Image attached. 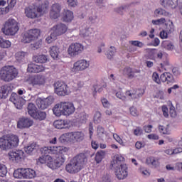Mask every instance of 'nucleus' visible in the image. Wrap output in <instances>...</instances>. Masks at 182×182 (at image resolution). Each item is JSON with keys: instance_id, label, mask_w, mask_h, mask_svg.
<instances>
[{"instance_id": "2eb2a0df", "label": "nucleus", "mask_w": 182, "mask_h": 182, "mask_svg": "<svg viewBox=\"0 0 182 182\" xmlns=\"http://www.w3.org/2000/svg\"><path fill=\"white\" fill-rule=\"evenodd\" d=\"M125 95L129 100H139V98L144 95V90L138 89L133 91L129 90L126 92Z\"/></svg>"}, {"instance_id": "13d9d810", "label": "nucleus", "mask_w": 182, "mask_h": 182, "mask_svg": "<svg viewBox=\"0 0 182 182\" xmlns=\"http://www.w3.org/2000/svg\"><path fill=\"white\" fill-rule=\"evenodd\" d=\"M114 53H116V48L113 46H111L107 53V58L112 59V58L114 56Z\"/></svg>"}, {"instance_id": "5fc2aeb1", "label": "nucleus", "mask_w": 182, "mask_h": 182, "mask_svg": "<svg viewBox=\"0 0 182 182\" xmlns=\"http://www.w3.org/2000/svg\"><path fill=\"white\" fill-rule=\"evenodd\" d=\"M55 161L58 167H60L66 161V157H65V155H60L55 159Z\"/></svg>"}, {"instance_id": "b1692460", "label": "nucleus", "mask_w": 182, "mask_h": 182, "mask_svg": "<svg viewBox=\"0 0 182 182\" xmlns=\"http://www.w3.org/2000/svg\"><path fill=\"white\" fill-rule=\"evenodd\" d=\"M8 6L5 8L0 9V15H6L8 14L11 9L15 6L16 4V1L15 0H7Z\"/></svg>"}, {"instance_id": "864d4df0", "label": "nucleus", "mask_w": 182, "mask_h": 182, "mask_svg": "<svg viewBox=\"0 0 182 182\" xmlns=\"http://www.w3.org/2000/svg\"><path fill=\"white\" fill-rule=\"evenodd\" d=\"M8 173V168L2 164H0V177H5Z\"/></svg>"}, {"instance_id": "ddd939ff", "label": "nucleus", "mask_w": 182, "mask_h": 182, "mask_svg": "<svg viewBox=\"0 0 182 182\" xmlns=\"http://www.w3.org/2000/svg\"><path fill=\"white\" fill-rule=\"evenodd\" d=\"M61 109L63 110V116H70L75 113L76 108L73 102H61Z\"/></svg>"}, {"instance_id": "c85d7f7f", "label": "nucleus", "mask_w": 182, "mask_h": 182, "mask_svg": "<svg viewBox=\"0 0 182 182\" xmlns=\"http://www.w3.org/2000/svg\"><path fill=\"white\" fill-rule=\"evenodd\" d=\"M92 32H93V28L90 27L84 26L80 29V35L84 38L90 36V35H92Z\"/></svg>"}, {"instance_id": "0eeeda50", "label": "nucleus", "mask_w": 182, "mask_h": 182, "mask_svg": "<svg viewBox=\"0 0 182 182\" xmlns=\"http://www.w3.org/2000/svg\"><path fill=\"white\" fill-rule=\"evenodd\" d=\"M41 154L43 156H49V154H63L68 153L69 149L65 146H44L41 149Z\"/></svg>"}, {"instance_id": "412c9836", "label": "nucleus", "mask_w": 182, "mask_h": 182, "mask_svg": "<svg viewBox=\"0 0 182 182\" xmlns=\"http://www.w3.org/2000/svg\"><path fill=\"white\" fill-rule=\"evenodd\" d=\"M31 85L33 86H41L45 85L46 79L44 75H37L33 77L31 80Z\"/></svg>"}, {"instance_id": "6ab92c4d", "label": "nucleus", "mask_w": 182, "mask_h": 182, "mask_svg": "<svg viewBox=\"0 0 182 182\" xmlns=\"http://www.w3.org/2000/svg\"><path fill=\"white\" fill-rule=\"evenodd\" d=\"M51 31H53V32L55 33L57 36H60L66 33V32H68V26L62 23H60L55 25L51 28Z\"/></svg>"}, {"instance_id": "0e129e2a", "label": "nucleus", "mask_w": 182, "mask_h": 182, "mask_svg": "<svg viewBox=\"0 0 182 182\" xmlns=\"http://www.w3.org/2000/svg\"><path fill=\"white\" fill-rule=\"evenodd\" d=\"M41 47H42V40H38L34 44H31V48L34 50L36 49H39Z\"/></svg>"}, {"instance_id": "338daca9", "label": "nucleus", "mask_w": 182, "mask_h": 182, "mask_svg": "<svg viewBox=\"0 0 182 182\" xmlns=\"http://www.w3.org/2000/svg\"><path fill=\"white\" fill-rule=\"evenodd\" d=\"M165 22H166V18H161L157 20H152L153 25H161L163 23H165Z\"/></svg>"}, {"instance_id": "473e14b6", "label": "nucleus", "mask_w": 182, "mask_h": 182, "mask_svg": "<svg viewBox=\"0 0 182 182\" xmlns=\"http://www.w3.org/2000/svg\"><path fill=\"white\" fill-rule=\"evenodd\" d=\"M36 172L32 168H24V178H35Z\"/></svg>"}, {"instance_id": "39448f33", "label": "nucleus", "mask_w": 182, "mask_h": 182, "mask_svg": "<svg viewBox=\"0 0 182 182\" xmlns=\"http://www.w3.org/2000/svg\"><path fill=\"white\" fill-rule=\"evenodd\" d=\"M18 70L11 65L3 67L0 71V77L4 82H12L18 77Z\"/></svg>"}, {"instance_id": "4468645a", "label": "nucleus", "mask_w": 182, "mask_h": 182, "mask_svg": "<svg viewBox=\"0 0 182 182\" xmlns=\"http://www.w3.org/2000/svg\"><path fill=\"white\" fill-rule=\"evenodd\" d=\"M23 151L22 150H16L12 151L8 153L9 159L14 163H19L22 161L23 159Z\"/></svg>"}, {"instance_id": "72a5a7b5", "label": "nucleus", "mask_w": 182, "mask_h": 182, "mask_svg": "<svg viewBox=\"0 0 182 182\" xmlns=\"http://www.w3.org/2000/svg\"><path fill=\"white\" fill-rule=\"evenodd\" d=\"M15 56L16 60H17L18 63H22L25 62V58L28 56V53L23 51H19L16 53Z\"/></svg>"}, {"instance_id": "f8f14e48", "label": "nucleus", "mask_w": 182, "mask_h": 182, "mask_svg": "<svg viewBox=\"0 0 182 182\" xmlns=\"http://www.w3.org/2000/svg\"><path fill=\"white\" fill-rule=\"evenodd\" d=\"M36 106L38 109H41V110H45V109H48L52 103H53V97L49 96L47 98L42 99L38 97L36 100Z\"/></svg>"}, {"instance_id": "9b49d317", "label": "nucleus", "mask_w": 182, "mask_h": 182, "mask_svg": "<svg viewBox=\"0 0 182 182\" xmlns=\"http://www.w3.org/2000/svg\"><path fill=\"white\" fill-rule=\"evenodd\" d=\"M84 49L85 47L83 46V45L79 43H72L69 46L68 48V53L70 56L75 58V56L80 55V53L83 52Z\"/></svg>"}, {"instance_id": "49530a36", "label": "nucleus", "mask_w": 182, "mask_h": 182, "mask_svg": "<svg viewBox=\"0 0 182 182\" xmlns=\"http://www.w3.org/2000/svg\"><path fill=\"white\" fill-rule=\"evenodd\" d=\"M154 15L155 16H167V15H168V13H167L166 10L161 8H159L154 11Z\"/></svg>"}, {"instance_id": "a19ab883", "label": "nucleus", "mask_w": 182, "mask_h": 182, "mask_svg": "<svg viewBox=\"0 0 182 182\" xmlns=\"http://www.w3.org/2000/svg\"><path fill=\"white\" fill-rule=\"evenodd\" d=\"M11 41L9 40H6L1 36H0V48L4 49H6L8 48H11Z\"/></svg>"}, {"instance_id": "dca6fc26", "label": "nucleus", "mask_w": 182, "mask_h": 182, "mask_svg": "<svg viewBox=\"0 0 182 182\" xmlns=\"http://www.w3.org/2000/svg\"><path fill=\"white\" fill-rule=\"evenodd\" d=\"M9 100L12 103H14L16 109H22V107L23 106V105H25V100L19 97L18 94L15 92L11 93Z\"/></svg>"}, {"instance_id": "79ce46f5", "label": "nucleus", "mask_w": 182, "mask_h": 182, "mask_svg": "<svg viewBox=\"0 0 182 182\" xmlns=\"http://www.w3.org/2000/svg\"><path fill=\"white\" fill-rule=\"evenodd\" d=\"M105 156H106V152L105 151H97L95 154V161L99 164L101 163L102 160L105 159Z\"/></svg>"}, {"instance_id": "de8ad7c7", "label": "nucleus", "mask_w": 182, "mask_h": 182, "mask_svg": "<svg viewBox=\"0 0 182 182\" xmlns=\"http://www.w3.org/2000/svg\"><path fill=\"white\" fill-rule=\"evenodd\" d=\"M159 132L161 134H170V129H169L168 125H167L166 127H164L163 125H159Z\"/></svg>"}, {"instance_id": "4d7b16f0", "label": "nucleus", "mask_w": 182, "mask_h": 182, "mask_svg": "<svg viewBox=\"0 0 182 182\" xmlns=\"http://www.w3.org/2000/svg\"><path fill=\"white\" fill-rule=\"evenodd\" d=\"M58 36L53 31L49 36L46 38L47 43H52L53 41H55Z\"/></svg>"}, {"instance_id": "7ed1b4c3", "label": "nucleus", "mask_w": 182, "mask_h": 182, "mask_svg": "<svg viewBox=\"0 0 182 182\" xmlns=\"http://www.w3.org/2000/svg\"><path fill=\"white\" fill-rule=\"evenodd\" d=\"M19 144V138L16 135H6L0 137V149L4 151L17 147Z\"/></svg>"}, {"instance_id": "4be33fe9", "label": "nucleus", "mask_w": 182, "mask_h": 182, "mask_svg": "<svg viewBox=\"0 0 182 182\" xmlns=\"http://www.w3.org/2000/svg\"><path fill=\"white\" fill-rule=\"evenodd\" d=\"M53 126L55 129H69V121L64 119L56 120L53 122Z\"/></svg>"}, {"instance_id": "f257e3e1", "label": "nucleus", "mask_w": 182, "mask_h": 182, "mask_svg": "<svg viewBox=\"0 0 182 182\" xmlns=\"http://www.w3.org/2000/svg\"><path fill=\"white\" fill-rule=\"evenodd\" d=\"M124 157L120 154H115L111 161L109 168L114 171L118 180H124L129 176L127 165L123 164Z\"/></svg>"}, {"instance_id": "8fccbe9b", "label": "nucleus", "mask_w": 182, "mask_h": 182, "mask_svg": "<svg viewBox=\"0 0 182 182\" xmlns=\"http://www.w3.org/2000/svg\"><path fill=\"white\" fill-rule=\"evenodd\" d=\"M88 115L85 112H81L77 115V119L82 123H86V120H87Z\"/></svg>"}, {"instance_id": "5701e85b", "label": "nucleus", "mask_w": 182, "mask_h": 182, "mask_svg": "<svg viewBox=\"0 0 182 182\" xmlns=\"http://www.w3.org/2000/svg\"><path fill=\"white\" fill-rule=\"evenodd\" d=\"M71 139L73 143L80 142L85 139V134L82 132H71Z\"/></svg>"}, {"instance_id": "e2e57ef3", "label": "nucleus", "mask_w": 182, "mask_h": 182, "mask_svg": "<svg viewBox=\"0 0 182 182\" xmlns=\"http://www.w3.org/2000/svg\"><path fill=\"white\" fill-rule=\"evenodd\" d=\"M101 117H102V114H100V112H97L95 114L94 116V122L96 124H98V123L100 122L101 121Z\"/></svg>"}, {"instance_id": "e433bc0d", "label": "nucleus", "mask_w": 182, "mask_h": 182, "mask_svg": "<svg viewBox=\"0 0 182 182\" xmlns=\"http://www.w3.org/2000/svg\"><path fill=\"white\" fill-rule=\"evenodd\" d=\"M28 33L30 34L33 41L38 39V38H39L41 36V30L38 28L31 29L28 31Z\"/></svg>"}, {"instance_id": "37998d69", "label": "nucleus", "mask_w": 182, "mask_h": 182, "mask_svg": "<svg viewBox=\"0 0 182 182\" xmlns=\"http://www.w3.org/2000/svg\"><path fill=\"white\" fill-rule=\"evenodd\" d=\"M162 46L167 50H173L174 49V44L171 41H164L162 43Z\"/></svg>"}, {"instance_id": "393cba45", "label": "nucleus", "mask_w": 182, "mask_h": 182, "mask_svg": "<svg viewBox=\"0 0 182 182\" xmlns=\"http://www.w3.org/2000/svg\"><path fill=\"white\" fill-rule=\"evenodd\" d=\"M9 92H11V86L8 85L1 86L0 87V98L6 99L8 95H9Z\"/></svg>"}, {"instance_id": "c9c22d12", "label": "nucleus", "mask_w": 182, "mask_h": 182, "mask_svg": "<svg viewBox=\"0 0 182 182\" xmlns=\"http://www.w3.org/2000/svg\"><path fill=\"white\" fill-rule=\"evenodd\" d=\"M14 177L15 178H25V168H21L15 170Z\"/></svg>"}, {"instance_id": "9d476101", "label": "nucleus", "mask_w": 182, "mask_h": 182, "mask_svg": "<svg viewBox=\"0 0 182 182\" xmlns=\"http://www.w3.org/2000/svg\"><path fill=\"white\" fill-rule=\"evenodd\" d=\"M152 79L156 83H158V85L160 84V80L164 83L167 82L168 85L174 82L173 75H171L170 73H164L160 77H159V74H157V73H154L152 75Z\"/></svg>"}, {"instance_id": "4c0bfd02", "label": "nucleus", "mask_w": 182, "mask_h": 182, "mask_svg": "<svg viewBox=\"0 0 182 182\" xmlns=\"http://www.w3.org/2000/svg\"><path fill=\"white\" fill-rule=\"evenodd\" d=\"M27 109L31 117H33L34 114H36L38 111V108H36V106H35L33 103H29L28 105Z\"/></svg>"}, {"instance_id": "a18cd8bd", "label": "nucleus", "mask_w": 182, "mask_h": 182, "mask_svg": "<svg viewBox=\"0 0 182 182\" xmlns=\"http://www.w3.org/2000/svg\"><path fill=\"white\" fill-rule=\"evenodd\" d=\"M35 150H36V144H31L24 148V151L27 154H32Z\"/></svg>"}, {"instance_id": "f3484780", "label": "nucleus", "mask_w": 182, "mask_h": 182, "mask_svg": "<svg viewBox=\"0 0 182 182\" xmlns=\"http://www.w3.org/2000/svg\"><path fill=\"white\" fill-rule=\"evenodd\" d=\"M122 73L124 76H127L128 79H134L137 76H140L141 70L135 69L133 70L130 67H126L123 69Z\"/></svg>"}, {"instance_id": "7c9ffc66", "label": "nucleus", "mask_w": 182, "mask_h": 182, "mask_svg": "<svg viewBox=\"0 0 182 182\" xmlns=\"http://www.w3.org/2000/svg\"><path fill=\"white\" fill-rule=\"evenodd\" d=\"M59 141H60V143H68V141H70V143H73L71 132L63 134L59 137Z\"/></svg>"}, {"instance_id": "aec40b11", "label": "nucleus", "mask_w": 182, "mask_h": 182, "mask_svg": "<svg viewBox=\"0 0 182 182\" xmlns=\"http://www.w3.org/2000/svg\"><path fill=\"white\" fill-rule=\"evenodd\" d=\"M60 11H62V7L59 4H54L51 7L50 12V16L52 19H58L60 16Z\"/></svg>"}, {"instance_id": "680f3d73", "label": "nucleus", "mask_w": 182, "mask_h": 182, "mask_svg": "<svg viewBox=\"0 0 182 182\" xmlns=\"http://www.w3.org/2000/svg\"><path fill=\"white\" fill-rule=\"evenodd\" d=\"M129 113L132 116H134V117L139 116V111H137V108L134 107L129 108Z\"/></svg>"}, {"instance_id": "f704fd0d", "label": "nucleus", "mask_w": 182, "mask_h": 182, "mask_svg": "<svg viewBox=\"0 0 182 182\" xmlns=\"http://www.w3.org/2000/svg\"><path fill=\"white\" fill-rule=\"evenodd\" d=\"M46 116L47 114L46 112L38 110L37 112L33 115V119L42 122V120H45V119H46Z\"/></svg>"}, {"instance_id": "69168bd1", "label": "nucleus", "mask_w": 182, "mask_h": 182, "mask_svg": "<svg viewBox=\"0 0 182 182\" xmlns=\"http://www.w3.org/2000/svg\"><path fill=\"white\" fill-rule=\"evenodd\" d=\"M101 102L103 107H105V109H109V107H110V102H109V100H107V99L102 97L101 98Z\"/></svg>"}, {"instance_id": "3c124183", "label": "nucleus", "mask_w": 182, "mask_h": 182, "mask_svg": "<svg viewBox=\"0 0 182 182\" xmlns=\"http://www.w3.org/2000/svg\"><path fill=\"white\" fill-rule=\"evenodd\" d=\"M146 163L148 164H151V166H154V167H157V166H159V161L154 157H149L146 159Z\"/></svg>"}, {"instance_id": "c03bdc74", "label": "nucleus", "mask_w": 182, "mask_h": 182, "mask_svg": "<svg viewBox=\"0 0 182 182\" xmlns=\"http://www.w3.org/2000/svg\"><path fill=\"white\" fill-rule=\"evenodd\" d=\"M35 62L36 63H46L48 62V55H40L36 58Z\"/></svg>"}, {"instance_id": "603ef678", "label": "nucleus", "mask_w": 182, "mask_h": 182, "mask_svg": "<svg viewBox=\"0 0 182 182\" xmlns=\"http://www.w3.org/2000/svg\"><path fill=\"white\" fill-rule=\"evenodd\" d=\"M166 31L168 33H173V32H174V24L173 23L172 21L169 20L166 23Z\"/></svg>"}, {"instance_id": "f03ea898", "label": "nucleus", "mask_w": 182, "mask_h": 182, "mask_svg": "<svg viewBox=\"0 0 182 182\" xmlns=\"http://www.w3.org/2000/svg\"><path fill=\"white\" fill-rule=\"evenodd\" d=\"M87 163V156H86V154L80 153L73 157L70 163L66 165V171L70 174H76L86 166Z\"/></svg>"}, {"instance_id": "09e8293b", "label": "nucleus", "mask_w": 182, "mask_h": 182, "mask_svg": "<svg viewBox=\"0 0 182 182\" xmlns=\"http://www.w3.org/2000/svg\"><path fill=\"white\" fill-rule=\"evenodd\" d=\"M97 136L100 137V139H103V137L107 134V132L105 130V128H103V127L100 125L97 127Z\"/></svg>"}, {"instance_id": "1a4fd4ad", "label": "nucleus", "mask_w": 182, "mask_h": 182, "mask_svg": "<svg viewBox=\"0 0 182 182\" xmlns=\"http://www.w3.org/2000/svg\"><path fill=\"white\" fill-rule=\"evenodd\" d=\"M55 93L58 96H66L70 94V88L63 82L57 81L54 84Z\"/></svg>"}, {"instance_id": "ea45409f", "label": "nucleus", "mask_w": 182, "mask_h": 182, "mask_svg": "<svg viewBox=\"0 0 182 182\" xmlns=\"http://www.w3.org/2000/svg\"><path fill=\"white\" fill-rule=\"evenodd\" d=\"M129 8H130V5H124L119 7H117L114 9V12L119 14V15H123L124 12L129 11Z\"/></svg>"}, {"instance_id": "6e6552de", "label": "nucleus", "mask_w": 182, "mask_h": 182, "mask_svg": "<svg viewBox=\"0 0 182 182\" xmlns=\"http://www.w3.org/2000/svg\"><path fill=\"white\" fill-rule=\"evenodd\" d=\"M90 66V61L86 59H81L74 63L73 68H70V73L76 75L79 72H83L86 69H89Z\"/></svg>"}, {"instance_id": "6e6d98bb", "label": "nucleus", "mask_w": 182, "mask_h": 182, "mask_svg": "<svg viewBox=\"0 0 182 182\" xmlns=\"http://www.w3.org/2000/svg\"><path fill=\"white\" fill-rule=\"evenodd\" d=\"M89 19L92 23H97V24L102 23V19H100V18L97 17V16L96 15L91 16L89 18Z\"/></svg>"}, {"instance_id": "052dcab7", "label": "nucleus", "mask_w": 182, "mask_h": 182, "mask_svg": "<svg viewBox=\"0 0 182 182\" xmlns=\"http://www.w3.org/2000/svg\"><path fill=\"white\" fill-rule=\"evenodd\" d=\"M27 71L30 73H36V64H28Z\"/></svg>"}, {"instance_id": "bb28decb", "label": "nucleus", "mask_w": 182, "mask_h": 182, "mask_svg": "<svg viewBox=\"0 0 182 182\" xmlns=\"http://www.w3.org/2000/svg\"><path fill=\"white\" fill-rule=\"evenodd\" d=\"M47 166L52 170H56V168H59V166H58V163L56 162V159H53L52 156H47Z\"/></svg>"}, {"instance_id": "c756f323", "label": "nucleus", "mask_w": 182, "mask_h": 182, "mask_svg": "<svg viewBox=\"0 0 182 182\" xmlns=\"http://www.w3.org/2000/svg\"><path fill=\"white\" fill-rule=\"evenodd\" d=\"M53 112L57 117H60V116H63V111L62 109V102L56 104L55 107L53 108Z\"/></svg>"}, {"instance_id": "bf43d9fd", "label": "nucleus", "mask_w": 182, "mask_h": 182, "mask_svg": "<svg viewBox=\"0 0 182 182\" xmlns=\"http://www.w3.org/2000/svg\"><path fill=\"white\" fill-rule=\"evenodd\" d=\"M115 95L117 99L122 100V102H126V99H127V96L124 95V94L122 91L116 92Z\"/></svg>"}, {"instance_id": "423d86ee", "label": "nucleus", "mask_w": 182, "mask_h": 182, "mask_svg": "<svg viewBox=\"0 0 182 182\" xmlns=\"http://www.w3.org/2000/svg\"><path fill=\"white\" fill-rule=\"evenodd\" d=\"M48 4L45 3L41 6L36 7L35 6H30L25 9V14L27 18L31 19H34V18H38L39 14H46L48 12Z\"/></svg>"}, {"instance_id": "cd10ccee", "label": "nucleus", "mask_w": 182, "mask_h": 182, "mask_svg": "<svg viewBox=\"0 0 182 182\" xmlns=\"http://www.w3.org/2000/svg\"><path fill=\"white\" fill-rule=\"evenodd\" d=\"M73 20V12L70 10H64L63 21L64 22H72Z\"/></svg>"}, {"instance_id": "58836bf2", "label": "nucleus", "mask_w": 182, "mask_h": 182, "mask_svg": "<svg viewBox=\"0 0 182 182\" xmlns=\"http://www.w3.org/2000/svg\"><path fill=\"white\" fill-rule=\"evenodd\" d=\"M21 41L23 43H31L33 41V38H32L31 36H30L29 33L25 32L21 36Z\"/></svg>"}, {"instance_id": "774afa93", "label": "nucleus", "mask_w": 182, "mask_h": 182, "mask_svg": "<svg viewBox=\"0 0 182 182\" xmlns=\"http://www.w3.org/2000/svg\"><path fill=\"white\" fill-rule=\"evenodd\" d=\"M73 87H75V90H79V89H82V87H83V82L76 81L74 83Z\"/></svg>"}, {"instance_id": "20e7f679", "label": "nucleus", "mask_w": 182, "mask_h": 182, "mask_svg": "<svg viewBox=\"0 0 182 182\" xmlns=\"http://www.w3.org/2000/svg\"><path fill=\"white\" fill-rule=\"evenodd\" d=\"M19 31V26L18 21L14 18H9L7 20L1 28V32L6 36H15Z\"/></svg>"}, {"instance_id": "a211bd4d", "label": "nucleus", "mask_w": 182, "mask_h": 182, "mask_svg": "<svg viewBox=\"0 0 182 182\" xmlns=\"http://www.w3.org/2000/svg\"><path fill=\"white\" fill-rule=\"evenodd\" d=\"M33 126V120L28 117H21L17 122L18 129H29Z\"/></svg>"}, {"instance_id": "2f4dec72", "label": "nucleus", "mask_w": 182, "mask_h": 182, "mask_svg": "<svg viewBox=\"0 0 182 182\" xmlns=\"http://www.w3.org/2000/svg\"><path fill=\"white\" fill-rule=\"evenodd\" d=\"M59 47L54 46L50 48V55L53 59H59Z\"/></svg>"}, {"instance_id": "a878e982", "label": "nucleus", "mask_w": 182, "mask_h": 182, "mask_svg": "<svg viewBox=\"0 0 182 182\" xmlns=\"http://www.w3.org/2000/svg\"><path fill=\"white\" fill-rule=\"evenodd\" d=\"M47 166L52 170H56V168H59V166H58V163L56 162V159H53L52 156H47Z\"/></svg>"}]
</instances>
